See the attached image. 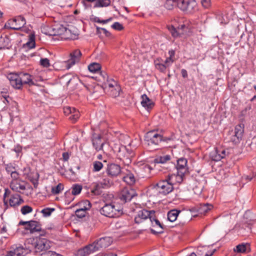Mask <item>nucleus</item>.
<instances>
[{
	"instance_id": "nucleus-29",
	"label": "nucleus",
	"mask_w": 256,
	"mask_h": 256,
	"mask_svg": "<svg viewBox=\"0 0 256 256\" xmlns=\"http://www.w3.org/2000/svg\"><path fill=\"white\" fill-rule=\"evenodd\" d=\"M141 98L142 99L141 104L142 106L144 107L147 110L151 109L154 106V103L146 94H142Z\"/></svg>"
},
{
	"instance_id": "nucleus-12",
	"label": "nucleus",
	"mask_w": 256,
	"mask_h": 256,
	"mask_svg": "<svg viewBox=\"0 0 256 256\" xmlns=\"http://www.w3.org/2000/svg\"><path fill=\"white\" fill-rule=\"evenodd\" d=\"M158 184L159 191H160L161 194L163 195H166L169 194L172 192L174 189V186H172L171 184H170L166 179L160 181L158 182Z\"/></svg>"
},
{
	"instance_id": "nucleus-64",
	"label": "nucleus",
	"mask_w": 256,
	"mask_h": 256,
	"mask_svg": "<svg viewBox=\"0 0 256 256\" xmlns=\"http://www.w3.org/2000/svg\"><path fill=\"white\" fill-rule=\"evenodd\" d=\"M14 150L18 154H18L20 153L22 150V148L19 145H17L14 146Z\"/></svg>"
},
{
	"instance_id": "nucleus-27",
	"label": "nucleus",
	"mask_w": 256,
	"mask_h": 256,
	"mask_svg": "<svg viewBox=\"0 0 256 256\" xmlns=\"http://www.w3.org/2000/svg\"><path fill=\"white\" fill-rule=\"evenodd\" d=\"M22 85L24 84H28L29 86L35 85L36 82L32 78V76L28 73H20Z\"/></svg>"
},
{
	"instance_id": "nucleus-10",
	"label": "nucleus",
	"mask_w": 256,
	"mask_h": 256,
	"mask_svg": "<svg viewBox=\"0 0 256 256\" xmlns=\"http://www.w3.org/2000/svg\"><path fill=\"white\" fill-rule=\"evenodd\" d=\"M176 168L178 174L184 176L188 172V170L187 160L184 158H178L177 160Z\"/></svg>"
},
{
	"instance_id": "nucleus-40",
	"label": "nucleus",
	"mask_w": 256,
	"mask_h": 256,
	"mask_svg": "<svg viewBox=\"0 0 256 256\" xmlns=\"http://www.w3.org/2000/svg\"><path fill=\"white\" fill-rule=\"evenodd\" d=\"M170 156L168 154H166L163 156L158 157L154 160V162L156 163L164 164L170 160Z\"/></svg>"
},
{
	"instance_id": "nucleus-11",
	"label": "nucleus",
	"mask_w": 256,
	"mask_h": 256,
	"mask_svg": "<svg viewBox=\"0 0 256 256\" xmlns=\"http://www.w3.org/2000/svg\"><path fill=\"white\" fill-rule=\"evenodd\" d=\"M135 196L136 192L134 189L124 188L122 190L119 197L120 200L125 203L130 201Z\"/></svg>"
},
{
	"instance_id": "nucleus-25",
	"label": "nucleus",
	"mask_w": 256,
	"mask_h": 256,
	"mask_svg": "<svg viewBox=\"0 0 256 256\" xmlns=\"http://www.w3.org/2000/svg\"><path fill=\"white\" fill-rule=\"evenodd\" d=\"M66 30V28L64 26L62 25L57 24L52 28V32L49 33L50 35H60L62 36V38H63L65 31Z\"/></svg>"
},
{
	"instance_id": "nucleus-57",
	"label": "nucleus",
	"mask_w": 256,
	"mask_h": 256,
	"mask_svg": "<svg viewBox=\"0 0 256 256\" xmlns=\"http://www.w3.org/2000/svg\"><path fill=\"white\" fill-rule=\"evenodd\" d=\"M112 27L116 30H120L123 29L122 26L118 22H115L114 23V24L112 26Z\"/></svg>"
},
{
	"instance_id": "nucleus-33",
	"label": "nucleus",
	"mask_w": 256,
	"mask_h": 256,
	"mask_svg": "<svg viewBox=\"0 0 256 256\" xmlns=\"http://www.w3.org/2000/svg\"><path fill=\"white\" fill-rule=\"evenodd\" d=\"M78 38V34L76 32H72V30L66 28V30L63 38L66 40H76Z\"/></svg>"
},
{
	"instance_id": "nucleus-26",
	"label": "nucleus",
	"mask_w": 256,
	"mask_h": 256,
	"mask_svg": "<svg viewBox=\"0 0 256 256\" xmlns=\"http://www.w3.org/2000/svg\"><path fill=\"white\" fill-rule=\"evenodd\" d=\"M154 64L156 68L162 72H165L166 68L172 65L169 63H165V60L164 62L162 58H157L154 61Z\"/></svg>"
},
{
	"instance_id": "nucleus-17",
	"label": "nucleus",
	"mask_w": 256,
	"mask_h": 256,
	"mask_svg": "<svg viewBox=\"0 0 256 256\" xmlns=\"http://www.w3.org/2000/svg\"><path fill=\"white\" fill-rule=\"evenodd\" d=\"M8 78L12 86L17 89L21 88L22 84L20 74H11L8 76Z\"/></svg>"
},
{
	"instance_id": "nucleus-30",
	"label": "nucleus",
	"mask_w": 256,
	"mask_h": 256,
	"mask_svg": "<svg viewBox=\"0 0 256 256\" xmlns=\"http://www.w3.org/2000/svg\"><path fill=\"white\" fill-rule=\"evenodd\" d=\"M150 196H157L160 194H162L158 188V183L150 186L148 190Z\"/></svg>"
},
{
	"instance_id": "nucleus-5",
	"label": "nucleus",
	"mask_w": 256,
	"mask_h": 256,
	"mask_svg": "<svg viewBox=\"0 0 256 256\" xmlns=\"http://www.w3.org/2000/svg\"><path fill=\"white\" fill-rule=\"evenodd\" d=\"M162 140V136L156 131L148 132L144 136V144L152 148H154Z\"/></svg>"
},
{
	"instance_id": "nucleus-24",
	"label": "nucleus",
	"mask_w": 256,
	"mask_h": 256,
	"mask_svg": "<svg viewBox=\"0 0 256 256\" xmlns=\"http://www.w3.org/2000/svg\"><path fill=\"white\" fill-rule=\"evenodd\" d=\"M24 200L18 194L12 195L9 200L10 206L12 207L18 206L24 203Z\"/></svg>"
},
{
	"instance_id": "nucleus-53",
	"label": "nucleus",
	"mask_w": 256,
	"mask_h": 256,
	"mask_svg": "<svg viewBox=\"0 0 256 256\" xmlns=\"http://www.w3.org/2000/svg\"><path fill=\"white\" fill-rule=\"evenodd\" d=\"M26 46L30 48L35 47L34 37V36H30L29 40L26 44Z\"/></svg>"
},
{
	"instance_id": "nucleus-35",
	"label": "nucleus",
	"mask_w": 256,
	"mask_h": 256,
	"mask_svg": "<svg viewBox=\"0 0 256 256\" xmlns=\"http://www.w3.org/2000/svg\"><path fill=\"white\" fill-rule=\"evenodd\" d=\"M248 248H249V245L248 244H242L234 248V252L238 253H244L246 252Z\"/></svg>"
},
{
	"instance_id": "nucleus-46",
	"label": "nucleus",
	"mask_w": 256,
	"mask_h": 256,
	"mask_svg": "<svg viewBox=\"0 0 256 256\" xmlns=\"http://www.w3.org/2000/svg\"><path fill=\"white\" fill-rule=\"evenodd\" d=\"M55 210L54 208H46L42 209L41 210V213L42 214L43 216L48 217L50 216L52 213Z\"/></svg>"
},
{
	"instance_id": "nucleus-44",
	"label": "nucleus",
	"mask_w": 256,
	"mask_h": 256,
	"mask_svg": "<svg viewBox=\"0 0 256 256\" xmlns=\"http://www.w3.org/2000/svg\"><path fill=\"white\" fill-rule=\"evenodd\" d=\"M77 78L74 77H71L70 75H66L63 76L62 78V82H66V85L68 86L71 82H74L76 80Z\"/></svg>"
},
{
	"instance_id": "nucleus-54",
	"label": "nucleus",
	"mask_w": 256,
	"mask_h": 256,
	"mask_svg": "<svg viewBox=\"0 0 256 256\" xmlns=\"http://www.w3.org/2000/svg\"><path fill=\"white\" fill-rule=\"evenodd\" d=\"M82 204H83V206L82 208H84L86 210H89L92 206L90 202L88 200L83 201L82 202Z\"/></svg>"
},
{
	"instance_id": "nucleus-20",
	"label": "nucleus",
	"mask_w": 256,
	"mask_h": 256,
	"mask_svg": "<svg viewBox=\"0 0 256 256\" xmlns=\"http://www.w3.org/2000/svg\"><path fill=\"white\" fill-rule=\"evenodd\" d=\"M184 176L181 175L177 172L176 174H168L166 179L171 184L172 186H174V184L181 183L183 180Z\"/></svg>"
},
{
	"instance_id": "nucleus-4",
	"label": "nucleus",
	"mask_w": 256,
	"mask_h": 256,
	"mask_svg": "<svg viewBox=\"0 0 256 256\" xmlns=\"http://www.w3.org/2000/svg\"><path fill=\"white\" fill-rule=\"evenodd\" d=\"M28 244L31 243L30 247L34 248L36 252H39L49 249L52 243L48 240L42 238H36V239L30 238L26 241Z\"/></svg>"
},
{
	"instance_id": "nucleus-48",
	"label": "nucleus",
	"mask_w": 256,
	"mask_h": 256,
	"mask_svg": "<svg viewBox=\"0 0 256 256\" xmlns=\"http://www.w3.org/2000/svg\"><path fill=\"white\" fill-rule=\"evenodd\" d=\"M32 208L28 205L22 206L20 209V212L23 215H26L28 214H30L32 212Z\"/></svg>"
},
{
	"instance_id": "nucleus-21",
	"label": "nucleus",
	"mask_w": 256,
	"mask_h": 256,
	"mask_svg": "<svg viewBox=\"0 0 256 256\" xmlns=\"http://www.w3.org/2000/svg\"><path fill=\"white\" fill-rule=\"evenodd\" d=\"M92 145L96 151L102 150L104 142L102 140V138L99 134L93 135L92 138Z\"/></svg>"
},
{
	"instance_id": "nucleus-52",
	"label": "nucleus",
	"mask_w": 256,
	"mask_h": 256,
	"mask_svg": "<svg viewBox=\"0 0 256 256\" xmlns=\"http://www.w3.org/2000/svg\"><path fill=\"white\" fill-rule=\"evenodd\" d=\"M10 190L8 188H6L4 190V193L3 196V202L6 208H8V201L6 200V198L10 195Z\"/></svg>"
},
{
	"instance_id": "nucleus-1",
	"label": "nucleus",
	"mask_w": 256,
	"mask_h": 256,
	"mask_svg": "<svg viewBox=\"0 0 256 256\" xmlns=\"http://www.w3.org/2000/svg\"><path fill=\"white\" fill-rule=\"evenodd\" d=\"M112 240L111 238L108 236L100 238L94 242L92 244L80 248L77 252L78 256H86L93 252L100 250L102 248H106L111 244Z\"/></svg>"
},
{
	"instance_id": "nucleus-7",
	"label": "nucleus",
	"mask_w": 256,
	"mask_h": 256,
	"mask_svg": "<svg viewBox=\"0 0 256 256\" xmlns=\"http://www.w3.org/2000/svg\"><path fill=\"white\" fill-rule=\"evenodd\" d=\"M24 18L22 16H18L13 19L9 20L6 24V26L10 29L19 30L26 24Z\"/></svg>"
},
{
	"instance_id": "nucleus-16",
	"label": "nucleus",
	"mask_w": 256,
	"mask_h": 256,
	"mask_svg": "<svg viewBox=\"0 0 256 256\" xmlns=\"http://www.w3.org/2000/svg\"><path fill=\"white\" fill-rule=\"evenodd\" d=\"M106 172L109 176L116 177L121 172V168L117 164H110L108 165Z\"/></svg>"
},
{
	"instance_id": "nucleus-22",
	"label": "nucleus",
	"mask_w": 256,
	"mask_h": 256,
	"mask_svg": "<svg viewBox=\"0 0 256 256\" xmlns=\"http://www.w3.org/2000/svg\"><path fill=\"white\" fill-rule=\"evenodd\" d=\"M10 188L15 192H19L20 190H26L24 182L20 180H12L10 183Z\"/></svg>"
},
{
	"instance_id": "nucleus-60",
	"label": "nucleus",
	"mask_w": 256,
	"mask_h": 256,
	"mask_svg": "<svg viewBox=\"0 0 256 256\" xmlns=\"http://www.w3.org/2000/svg\"><path fill=\"white\" fill-rule=\"evenodd\" d=\"M43 256H62L60 254H58L54 252L48 251V252H46V254H44Z\"/></svg>"
},
{
	"instance_id": "nucleus-36",
	"label": "nucleus",
	"mask_w": 256,
	"mask_h": 256,
	"mask_svg": "<svg viewBox=\"0 0 256 256\" xmlns=\"http://www.w3.org/2000/svg\"><path fill=\"white\" fill-rule=\"evenodd\" d=\"M121 88L120 85L116 87H114L106 91L110 96L112 97H116L119 96Z\"/></svg>"
},
{
	"instance_id": "nucleus-6",
	"label": "nucleus",
	"mask_w": 256,
	"mask_h": 256,
	"mask_svg": "<svg viewBox=\"0 0 256 256\" xmlns=\"http://www.w3.org/2000/svg\"><path fill=\"white\" fill-rule=\"evenodd\" d=\"M24 244V246L20 244H16L12 245L10 248V250L9 251L6 256H24L30 253L32 250V247L26 246Z\"/></svg>"
},
{
	"instance_id": "nucleus-56",
	"label": "nucleus",
	"mask_w": 256,
	"mask_h": 256,
	"mask_svg": "<svg viewBox=\"0 0 256 256\" xmlns=\"http://www.w3.org/2000/svg\"><path fill=\"white\" fill-rule=\"evenodd\" d=\"M40 64L44 67L48 68L50 66V60L47 58H42L40 61Z\"/></svg>"
},
{
	"instance_id": "nucleus-8",
	"label": "nucleus",
	"mask_w": 256,
	"mask_h": 256,
	"mask_svg": "<svg viewBox=\"0 0 256 256\" xmlns=\"http://www.w3.org/2000/svg\"><path fill=\"white\" fill-rule=\"evenodd\" d=\"M82 56L79 50H76L70 54V58L64 62V66L66 70L70 69L76 62H78Z\"/></svg>"
},
{
	"instance_id": "nucleus-63",
	"label": "nucleus",
	"mask_w": 256,
	"mask_h": 256,
	"mask_svg": "<svg viewBox=\"0 0 256 256\" xmlns=\"http://www.w3.org/2000/svg\"><path fill=\"white\" fill-rule=\"evenodd\" d=\"M96 256H117V254L112 252L108 253H100L96 255Z\"/></svg>"
},
{
	"instance_id": "nucleus-14",
	"label": "nucleus",
	"mask_w": 256,
	"mask_h": 256,
	"mask_svg": "<svg viewBox=\"0 0 256 256\" xmlns=\"http://www.w3.org/2000/svg\"><path fill=\"white\" fill-rule=\"evenodd\" d=\"M154 211H148L146 210H140L135 216L134 221L136 223L140 224L148 218H150L152 214H154Z\"/></svg>"
},
{
	"instance_id": "nucleus-19",
	"label": "nucleus",
	"mask_w": 256,
	"mask_h": 256,
	"mask_svg": "<svg viewBox=\"0 0 256 256\" xmlns=\"http://www.w3.org/2000/svg\"><path fill=\"white\" fill-rule=\"evenodd\" d=\"M64 112L66 115L71 114L70 119L72 122H74L80 117V112L74 108L66 106L64 108Z\"/></svg>"
},
{
	"instance_id": "nucleus-59",
	"label": "nucleus",
	"mask_w": 256,
	"mask_h": 256,
	"mask_svg": "<svg viewBox=\"0 0 256 256\" xmlns=\"http://www.w3.org/2000/svg\"><path fill=\"white\" fill-rule=\"evenodd\" d=\"M206 246L198 247L197 250V256H200L202 254L203 252L206 251Z\"/></svg>"
},
{
	"instance_id": "nucleus-37",
	"label": "nucleus",
	"mask_w": 256,
	"mask_h": 256,
	"mask_svg": "<svg viewBox=\"0 0 256 256\" xmlns=\"http://www.w3.org/2000/svg\"><path fill=\"white\" fill-rule=\"evenodd\" d=\"M110 0H96L94 8L106 7L110 4Z\"/></svg>"
},
{
	"instance_id": "nucleus-41",
	"label": "nucleus",
	"mask_w": 256,
	"mask_h": 256,
	"mask_svg": "<svg viewBox=\"0 0 256 256\" xmlns=\"http://www.w3.org/2000/svg\"><path fill=\"white\" fill-rule=\"evenodd\" d=\"M101 186H100V184L99 182L94 184V188L91 190L92 192L95 195L100 194L102 192L101 189L103 188Z\"/></svg>"
},
{
	"instance_id": "nucleus-2",
	"label": "nucleus",
	"mask_w": 256,
	"mask_h": 256,
	"mask_svg": "<svg viewBox=\"0 0 256 256\" xmlns=\"http://www.w3.org/2000/svg\"><path fill=\"white\" fill-rule=\"evenodd\" d=\"M176 6L183 11L192 12L196 8L197 4L195 0H167L165 4L170 10Z\"/></svg>"
},
{
	"instance_id": "nucleus-15",
	"label": "nucleus",
	"mask_w": 256,
	"mask_h": 256,
	"mask_svg": "<svg viewBox=\"0 0 256 256\" xmlns=\"http://www.w3.org/2000/svg\"><path fill=\"white\" fill-rule=\"evenodd\" d=\"M168 30L172 35L174 38H177L182 35H184L187 32L188 28L184 24L180 25L177 28H176L173 26L168 28Z\"/></svg>"
},
{
	"instance_id": "nucleus-28",
	"label": "nucleus",
	"mask_w": 256,
	"mask_h": 256,
	"mask_svg": "<svg viewBox=\"0 0 256 256\" xmlns=\"http://www.w3.org/2000/svg\"><path fill=\"white\" fill-rule=\"evenodd\" d=\"M102 76L104 78L105 77L107 78L106 82L104 84V90L106 91H107L114 87H116L117 86L119 85L118 82L112 78H108L106 74L104 73L102 74Z\"/></svg>"
},
{
	"instance_id": "nucleus-13",
	"label": "nucleus",
	"mask_w": 256,
	"mask_h": 256,
	"mask_svg": "<svg viewBox=\"0 0 256 256\" xmlns=\"http://www.w3.org/2000/svg\"><path fill=\"white\" fill-rule=\"evenodd\" d=\"M226 151L222 148H216L210 153V158L212 160L220 161L225 158Z\"/></svg>"
},
{
	"instance_id": "nucleus-62",
	"label": "nucleus",
	"mask_w": 256,
	"mask_h": 256,
	"mask_svg": "<svg viewBox=\"0 0 256 256\" xmlns=\"http://www.w3.org/2000/svg\"><path fill=\"white\" fill-rule=\"evenodd\" d=\"M256 176V172L254 173V172L252 175L244 176H242V178H244L246 180H248V181H250Z\"/></svg>"
},
{
	"instance_id": "nucleus-18",
	"label": "nucleus",
	"mask_w": 256,
	"mask_h": 256,
	"mask_svg": "<svg viewBox=\"0 0 256 256\" xmlns=\"http://www.w3.org/2000/svg\"><path fill=\"white\" fill-rule=\"evenodd\" d=\"M150 220L152 222V226L155 228V229L153 228L150 229L152 232L154 234L162 233L164 228L160 221L153 217L152 216L150 217Z\"/></svg>"
},
{
	"instance_id": "nucleus-61",
	"label": "nucleus",
	"mask_w": 256,
	"mask_h": 256,
	"mask_svg": "<svg viewBox=\"0 0 256 256\" xmlns=\"http://www.w3.org/2000/svg\"><path fill=\"white\" fill-rule=\"evenodd\" d=\"M201 3L204 7L208 8L210 6V0H201Z\"/></svg>"
},
{
	"instance_id": "nucleus-47",
	"label": "nucleus",
	"mask_w": 256,
	"mask_h": 256,
	"mask_svg": "<svg viewBox=\"0 0 256 256\" xmlns=\"http://www.w3.org/2000/svg\"><path fill=\"white\" fill-rule=\"evenodd\" d=\"M30 180L34 186L35 188H36L38 185V178L39 175L38 174H36L35 176H30Z\"/></svg>"
},
{
	"instance_id": "nucleus-51",
	"label": "nucleus",
	"mask_w": 256,
	"mask_h": 256,
	"mask_svg": "<svg viewBox=\"0 0 256 256\" xmlns=\"http://www.w3.org/2000/svg\"><path fill=\"white\" fill-rule=\"evenodd\" d=\"M169 57L167 58L165 60V63H169V64H172L174 62L173 58L174 56L175 52L174 50H171L168 52Z\"/></svg>"
},
{
	"instance_id": "nucleus-9",
	"label": "nucleus",
	"mask_w": 256,
	"mask_h": 256,
	"mask_svg": "<svg viewBox=\"0 0 256 256\" xmlns=\"http://www.w3.org/2000/svg\"><path fill=\"white\" fill-rule=\"evenodd\" d=\"M244 124H240L234 128V134L232 136L230 140L234 144L239 143L242 139L244 132Z\"/></svg>"
},
{
	"instance_id": "nucleus-32",
	"label": "nucleus",
	"mask_w": 256,
	"mask_h": 256,
	"mask_svg": "<svg viewBox=\"0 0 256 256\" xmlns=\"http://www.w3.org/2000/svg\"><path fill=\"white\" fill-rule=\"evenodd\" d=\"M180 210L174 209L169 211L168 213V219L171 222H174L180 213Z\"/></svg>"
},
{
	"instance_id": "nucleus-55",
	"label": "nucleus",
	"mask_w": 256,
	"mask_h": 256,
	"mask_svg": "<svg viewBox=\"0 0 256 256\" xmlns=\"http://www.w3.org/2000/svg\"><path fill=\"white\" fill-rule=\"evenodd\" d=\"M6 170L8 174H11L16 170V168L12 164H10L6 165Z\"/></svg>"
},
{
	"instance_id": "nucleus-39",
	"label": "nucleus",
	"mask_w": 256,
	"mask_h": 256,
	"mask_svg": "<svg viewBox=\"0 0 256 256\" xmlns=\"http://www.w3.org/2000/svg\"><path fill=\"white\" fill-rule=\"evenodd\" d=\"M88 68L90 72L95 73L100 70L101 66L99 64L94 62L88 66Z\"/></svg>"
},
{
	"instance_id": "nucleus-58",
	"label": "nucleus",
	"mask_w": 256,
	"mask_h": 256,
	"mask_svg": "<svg viewBox=\"0 0 256 256\" xmlns=\"http://www.w3.org/2000/svg\"><path fill=\"white\" fill-rule=\"evenodd\" d=\"M10 176L12 178V180H20V174L16 170L12 173Z\"/></svg>"
},
{
	"instance_id": "nucleus-42",
	"label": "nucleus",
	"mask_w": 256,
	"mask_h": 256,
	"mask_svg": "<svg viewBox=\"0 0 256 256\" xmlns=\"http://www.w3.org/2000/svg\"><path fill=\"white\" fill-rule=\"evenodd\" d=\"M64 185L60 183L56 186L52 188V192L54 194H58L64 190Z\"/></svg>"
},
{
	"instance_id": "nucleus-50",
	"label": "nucleus",
	"mask_w": 256,
	"mask_h": 256,
	"mask_svg": "<svg viewBox=\"0 0 256 256\" xmlns=\"http://www.w3.org/2000/svg\"><path fill=\"white\" fill-rule=\"evenodd\" d=\"M86 211L87 210H85L84 208H81L76 210L75 214L77 217L82 218L86 216Z\"/></svg>"
},
{
	"instance_id": "nucleus-45",
	"label": "nucleus",
	"mask_w": 256,
	"mask_h": 256,
	"mask_svg": "<svg viewBox=\"0 0 256 256\" xmlns=\"http://www.w3.org/2000/svg\"><path fill=\"white\" fill-rule=\"evenodd\" d=\"M82 190V186L76 184L72 188V194L73 195H77L80 193Z\"/></svg>"
},
{
	"instance_id": "nucleus-31",
	"label": "nucleus",
	"mask_w": 256,
	"mask_h": 256,
	"mask_svg": "<svg viewBox=\"0 0 256 256\" xmlns=\"http://www.w3.org/2000/svg\"><path fill=\"white\" fill-rule=\"evenodd\" d=\"M123 180L130 186H132L136 182V178L133 174L128 172L122 178Z\"/></svg>"
},
{
	"instance_id": "nucleus-43",
	"label": "nucleus",
	"mask_w": 256,
	"mask_h": 256,
	"mask_svg": "<svg viewBox=\"0 0 256 256\" xmlns=\"http://www.w3.org/2000/svg\"><path fill=\"white\" fill-rule=\"evenodd\" d=\"M93 168L92 171L94 172H98L100 171L103 168V164L102 162L99 161H94L92 163Z\"/></svg>"
},
{
	"instance_id": "nucleus-49",
	"label": "nucleus",
	"mask_w": 256,
	"mask_h": 256,
	"mask_svg": "<svg viewBox=\"0 0 256 256\" xmlns=\"http://www.w3.org/2000/svg\"><path fill=\"white\" fill-rule=\"evenodd\" d=\"M114 196L112 194H105L104 196V204H106L107 202L110 203H115L114 202Z\"/></svg>"
},
{
	"instance_id": "nucleus-34",
	"label": "nucleus",
	"mask_w": 256,
	"mask_h": 256,
	"mask_svg": "<svg viewBox=\"0 0 256 256\" xmlns=\"http://www.w3.org/2000/svg\"><path fill=\"white\" fill-rule=\"evenodd\" d=\"M212 208V205L208 204H200L198 208V212L200 214H205L209 210H211Z\"/></svg>"
},
{
	"instance_id": "nucleus-3",
	"label": "nucleus",
	"mask_w": 256,
	"mask_h": 256,
	"mask_svg": "<svg viewBox=\"0 0 256 256\" xmlns=\"http://www.w3.org/2000/svg\"><path fill=\"white\" fill-rule=\"evenodd\" d=\"M101 214L110 218H116L120 216L122 211L120 206L116 203L107 202L100 210Z\"/></svg>"
},
{
	"instance_id": "nucleus-23",
	"label": "nucleus",
	"mask_w": 256,
	"mask_h": 256,
	"mask_svg": "<svg viewBox=\"0 0 256 256\" xmlns=\"http://www.w3.org/2000/svg\"><path fill=\"white\" fill-rule=\"evenodd\" d=\"M29 222V224L25 226L26 230H30L31 234L41 231L42 227L40 222L35 220H30Z\"/></svg>"
},
{
	"instance_id": "nucleus-38",
	"label": "nucleus",
	"mask_w": 256,
	"mask_h": 256,
	"mask_svg": "<svg viewBox=\"0 0 256 256\" xmlns=\"http://www.w3.org/2000/svg\"><path fill=\"white\" fill-rule=\"evenodd\" d=\"M101 186L103 188H107L111 186L113 184V182L108 178H103L100 182H99Z\"/></svg>"
}]
</instances>
